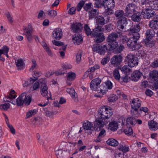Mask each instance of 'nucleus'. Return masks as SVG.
Instances as JSON below:
<instances>
[{
  "mask_svg": "<svg viewBox=\"0 0 158 158\" xmlns=\"http://www.w3.org/2000/svg\"><path fill=\"white\" fill-rule=\"evenodd\" d=\"M148 109L146 107H142L140 109L139 108L137 110L138 113H137V114H135L134 116L138 117L139 116L140 114H142V111L147 113L148 112Z\"/></svg>",
  "mask_w": 158,
  "mask_h": 158,
  "instance_id": "obj_39",
  "label": "nucleus"
},
{
  "mask_svg": "<svg viewBox=\"0 0 158 158\" xmlns=\"http://www.w3.org/2000/svg\"><path fill=\"white\" fill-rule=\"evenodd\" d=\"M82 24L78 22H74L71 24L70 27L71 30L73 33H79L81 32L82 29Z\"/></svg>",
  "mask_w": 158,
  "mask_h": 158,
  "instance_id": "obj_15",
  "label": "nucleus"
},
{
  "mask_svg": "<svg viewBox=\"0 0 158 158\" xmlns=\"http://www.w3.org/2000/svg\"><path fill=\"white\" fill-rule=\"evenodd\" d=\"M141 14L139 12L133 14L131 16L132 20L134 22H137L139 21L141 18Z\"/></svg>",
  "mask_w": 158,
  "mask_h": 158,
  "instance_id": "obj_37",
  "label": "nucleus"
},
{
  "mask_svg": "<svg viewBox=\"0 0 158 158\" xmlns=\"http://www.w3.org/2000/svg\"><path fill=\"white\" fill-rule=\"evenodd\" d=\"M103 29L102 27L98 26L93 29L91 35L97 38L95 40L96 43H101L105 40V38L103 33Z\"/></svg>",
  "mask_w": 158,
  "mask_h": 158,
  "instance_id": "obj_1",
  "label": "nucleus"
},
{
  "mask_svg": "<svg viewBox=\"0 0 158 158\" xmlns=\"http://www.w3.org/2000/svg\"><path fill=\"white\" fill-rule=\"evenodd\" d=\"M118 99V97L116 95L114 94L111 95L108 98V101L109 102H113L116 101Z\"/></svg>",
  "mask_w": 158,
  "mask_h": 158,
  "instance_id": "obj_53",
  "label": "nucleus"
},
{
  "mask_svg": "<svg viewBox=\"0 0 158 158\" xmlns=\"http://www.w3.org/2000/svg\"><path fill=\"white\" fill-rule=\"evenodd\" d=\"M140 30V27L138 24L131 27L129 30V34L131 37L140 38L139 32Z\"/></svg>",
  "mask_w": 158,
  "mask_h": 158,
  "instance_id": "obj_11",
  "label": "nucleus"
},
{
  "mask_svg": "<svg viewBox=\"0 0 158 158\" xmlns=\"http://www.w3.org/2000/svg\"><path fill=\"white\" fill-rule=\"evenodd\" d=\"M67 80L73 81L75 78L76 74L74 73L70 72L67 74Z\"/></svg>",
  "mask_w": 158,
  "mask_h": 158,
  "instance_id": "obj_42",
  "label": "nucleus"
},
{
  "mask_svg": "<svg viewBox=\"0 0 158 158\" xmlns=\"http://www.w3.org/2000/svg\"><path fill=\"white\" fill-rule=\"evenodd\" d=\"M109 47L108 45H100L99 44H94L93 47V50L94 52H96L100 55H104L106 52L107 50H109Z\"/></svg>",
  "mask_w": 158,
  "mask_h": 158,
  "instance_id": "obj_7",
  "label": "nucleus"
},
{
  "mask_svg": "<svg viewBox=\"0 0 158 158\" xmlns=\"http://www.w3.org/2000/svg\"><path fill=\"white\" fill-rule=\"evenodd\" d=\"M36 114V110H29L27 113V118H29L31 117L32 115H34Z\"/></svg>",
  "mask_w": 158,
  "mask_h": 158,
  "instance_id": "obj_52",
  "label": "nucleus"
},
{
  "mask_svg": "<svg viewBox=\"0 0 158 158\" xmlns=\"http://www.w3.org/2000/svg\"><path fill=\"white\" fill-rule=\"evenodd\" d=\"M139 38L131 37L127 42V46L132 50H136L139 49L141 46L137 43Z\"/></svg>",
  "mask_w": 158,
  "mask_h": 158,
  "instance_id": "obj_5",
  "label": "nucleus"
},
{
  "mask_svg": "<svg viewBox=\"0 0 158 158\" xmlns=\"http://www.w3.org/2000/svg\"><path fill=\"white\" fill-rule=\"evenodd\" d=\"M85 2L83 1H81L78 4L77 6V11H79L82 7L84 6Z\"/></svg>",
  "mask_w": 158,
  "mask_h": 158,
  "instance_id": "obj_62",
  "label": "nucleus"
},
{
  "mask_svg": "<svg viewBox=\"0 0 158 158\" xmlns=\"http://www.w3.org/2000/svg\"><path fill=\"white\" fill-rule=\"evenodd\" d=\"M31 101V95L29 94L27 95L26 93L24 92L19 95L16 99V104L18 106H21L23 104L26 106L29 105Z\"/></svg>",
  "mask_w": 158,
  "mask_h": 158,
  "instance_id": "obj_2",
  "label": "nucleus"
},
{
  "mask_svg": "<svg viewBox=\"0 0 158 158\" xmlns=\"http://www.w3.org/2000/svg\"><path fill=\"white\" fill-rule=\"evenodd\" d=\"M124 12L122 10H118L114 13V15L117 20L122 19L123 18H126L124 16Z\"/></svg>",
  "mask_w": 158,
  "mask_h": 158,
  "instance_id": "obj_27",
  "label": "nucleus"
},
{
  "mask_svg": "<svg viewBox=\"0 0 158 158\" xmlns=\"http://www.w3.org/2000/svg\"><path fill=\"white\" fill-rule=\"evenodd\" d=\"M9 50V48L7 46H3L2 49H0V55L4 54L5 53H8Z\"/></svg>",
  "mask_w": 158,
  "mask_h": 158,
  "instance_id": "obj_50",
  "label": "nucleus"
},
{
  "mask_svg": "<svg viewBox=\"0 0 158 158\" xmlns=\"http://www.w3.org/2000/svg\"><path fill=\"white\" fill-rule=\"evenodd\" d=\"M66 91L71 96L72 98L74 99V100H77V94L75 92L74 89L73 88H67Z\"/></svg>",
  "mask_w": 158,
  "mask_h": 158,
  "instance_id": "obj_28",
  "label": "nucleus"
},
{
  "mask_svg": "<svg viewBox=\"0 0 158 158\" xmlns=\"http://www.w3.org/2000/svg\"><path fill=\"white\" fill-rule=\"evenodd\" d=\"M15 93V91L13 90H11L10 93L9 94V95L7 96V97H9V98H10V99H15L16 97V96L14 94Z\"/></svg>",
  "mask_w": 158,
  "mask_h": 158,
  "instance_id": "obj_63",
  "label": "nucleus"
},
{
  "mask_svg": "<svg viewBox=\"0 0 158 158\" xmlns=\"http://www.w3.org/2000/svg\"><path fill=\"white\" fill-rule=\"evenodd\" d=\"M104 85L106 86L108 90V89H111L112 88V84L110 81H107L105 82Z\"/></svg>",
  "mask_w": 158,
  "mask_h": 158,
  "instance_id": "obj_60",
  "label": "nucleus"
},
{
  "mask_svg": "<svg viewBox=\"0 0 158 158\" xmlns=\"http://www.w3.org/2000/svg\"><path fill=\"white\" fill-rule=\"evenodd\" d=\"M104 85V84H102L99 87H97V89L96 90L98 91L99 93H102V94H105L108 91V89L106 86Z\"/></svg>",
  "mask_w": 158,
  "mask_h": 158,
  "instance_id": "obj_31",
  "label": "nucleus"
},
{
  "mask_svg": "<svg viewBox=\"0 0 158 158\" xmlns=\"http://www.w3.org/2000/svg\"><path fill=\"white\" fill-rule=\"evenodd\" d=\"M113 75L114 78L117 80H119L120 76L118 69H115L113 71Z\"/></svg>",
  "mask_w": 158,
  "mask_h": 158,
  "instance_id": "obj_51",
  "label": "nucleus"
},
{
  "mask_svg": "<svg viewBox=\"0 0 158 158\" xmlns=\"http://www.w3.org/2000/svg\"><path fill=\"white\" fill-rule=\"evenodd\" d=\"M142 75V73L139 71L135 70L132 73L131 75V79L133 81H137L140 78Z\"/></svg>",
  "mask_w": 158,
  "mask_h": 158,
  "instance_id": "obj_20",
  "label": "nucleus"
},
{
  "mask_svg": "<svg viewBox=\"0 0 158 158\" xmlns=\"http://www.w3.org/2000/svg\"><path fill=\"white\" fill-rule=\"evenodd\" d=\"M152 11L148 9H144L142 10L141 12V15H143V17L144 18L148 19L151 17L152 15H153L154 13L152 12Z\"/></svg>",
  "mask_w": 158,
  "mask_h": 158,
  "instance_id": "obj_21",
  "label": "nucleus"
},
{
  "mask_svg": "<svg viewBox=\"0 0 158 158\" xmlns=\"http://www.w3.org/2000/svg\"><path fill=\"white\" fill-rule=\"evenodd\" d=\"M10 104L9 103H5L0 105V109L2 110H6L10 108Z\"/></svg>",
  "mask_w": 158,
  "mask_h": 158,
  "instance_id": "obj_49",
  "label": "nucleus"
},
{
  "mask_svg": "<svg viewBox=\"0 0 158 158\" xmlns=\"http://www.w3.org/2000/svg\"><path fill=\"white\" fill-rule=\"evenodd\" d=\"M113 114L112 109L105 107L100 108L98 113V117L104 121H107Z\"/></svg>",
  "mask_w": 158,
  "mask_h": 158,
  "instance_id": "obj_3",
  "label": "nucleus"
},
{
  "mask_svg": "<svg viewBox=\"0 0 158 158\" xmlns=\"http://www.w3.org/2000/svg\"><path fill=\"white\" fill-rule=\"evenodd\" d=\"M138 64V60L137 57L131 61L128 65L131 67H133L137 66Z\"/></svg>",
  "mask_w": 158,
  "mask_h": 158,
  "instance_id": "obj_48",
  "label": "nucleus"
},
{
  "mask_svg": "<svg viewBox=\"0 0 158 158\" xmlns=\"http://www.w3.org/2000/svg\"><path fill=\"white\" fill-rule=\"evenodd\" d=\"M39 82L38 81H36L34 84L33 87L30 88V89L32 91L35 90L39 89Z\"/></svg>",
  "mask_w": 158,
  "mask_h": 158,
  "instance_id": "obj_56",
  "label": "nucleus"
},
{
  "mask_svg": "<svg viewBox=\"0 0 158 158\" xmlns=\"http://www.w3.org/2000/svg\"><path fill=\"white\" fill-rule=\"evenodd\" d=\"M118 124L115 121H113L110 123L109 124V129L112 131H114L117 130L118 128Z\"/></svg>",
  "mask_w": 158,
  "mask_h": 158,
  "instance_id": "obj_26",
  "label": "nucleus"
},
{
  "mask_svg": "<svg viewBox=\"0 0 158 158\" xmlns=\"http://www.w3.org/2000/svg\"><path fill=\"white\" fill-rule=\"evenodd\" d=\"M108 123V121H104L99 118H98L94 123V130L99 131L101 130L104 125H106Z\"/></svg>",
  "mask_w": 158,
  "mask_h": 158,
  "instance_id": "obj_9",
  "label": "nucleus"
},
{
  "mask_svg": "<svg viewBox=\"0 0 158 158\" xmlns=\"http://www.w3.org/2000/svg\"><path fill=\"white\" fill-rule=\"evenodd\" d=\"M32 65L31 68L29 69V71L31 72L34 69H36L37 68V65L36 61L34 60H32Z\"/></svg>",
  "mask_w": 158,
  "mask_h": 158,
  "instance_id": "obj_57",
  "label": "nucleus"
},
{
  "mask_svg": "<svg viewBox=\"0 0 158 158\" xmlns=\"http://www.w3.org/2000/svg\"><path fill=\"white\" fill-rule=\"evenodd\" d=\"M118 45L116 47V48L114 49H113V50H114V51L116 52V53H118L121 52L122 50H123V49L124 48V46L123 45H120L119 47H118Z\"/></svg>",
  "mask_w": 158,
  "mask_h": 158,
  "instance_id": "obj_58",
  "label": "nucleus"
},
{
  "mask_svg": "<svg viewBox=\"0 0 158 158\" xmlns=\"http://www.w3.org/2000/svg\"><path fill=\"white\" fill-rule=\"evenodd\" d=\"M118 36L117 33L114 32L111 33L108 37L107 40L109 43L108 45L109 50H113L117 46L118 43L116 40Z\"/></svg>",
  "mask_w": 158,
  "mask_h": 158,
  "instance_id": "obj_4",
  "label": "nucleus"
},
{
  "mask_svg": "<svg viewBox=\"0 0 158 158\" xmlns=\"http://www.w3.org/2000/svg\"><path fill=\"white\" fill-rule=\"evenodd\" d=\"M18 70H21L25 67V64L22 59L18 60L15 62Z\"/></svg>",
  "mask_w": 158,
  "mask_h": 158,
  "instance_id": "obj_25",
  "label": "nucleus"
},
{
  "mask_svg": "<svg viewBox=\"0 0 158 158\" xmlns=\"http://www.w3.org/2000/svg\"><path fill=\"white\" fill-rule=\"evenodd\" d=\"M112 8H107L104 12V14L106 15H110L113 13Z\"/></svg>",
  "mask_w": 158,
  "mask_h": 158,
  "instance_id": "obj_59",
  "label": "nucleus"
},
{
  "mask_svg": "<svg viewBox=\"0 0 158 158\" xmlns=\"http://www.w3.org/2000/svg\"><path fill=\"white\" fill-rule=\"evenodd\" d=\"M35 81V79H33L32 78H30L28 80L25 81L24 83L23 84V86L24 87L29 86Z\"/></svg>",
  "mask_w": 158,
  "mask_h": 158,
  "instance_id": "obj_43",
  "label": "nucleus"
},
{
  "mask_svg": "<svg viewBox=\"0 0 158 158\" xmlns=\"http://www.w3.org/2000/svg\"><path fill=\"white\" fill-rule=\"evenodd\" d=\"M155 32L153 29H148L146 32L147 38L148 40L151 39L154 37Z\"/></svg>",
  "mask_w": 158,
  "mask_h": 158,
  "instance_id": "obj_34",
  "label": "nucleus"
},
{
  "mask_svg": "<svg viewBox=\"0 0 158 158\" xmlns=\"http://www.w3.org/2000/svg\"><path fill=\"white\" fill-rule=\"evenodd\" d=\"M140 30V27L138 24L131 27L129 30V34L131 37L140 38L139 32Z\"/></svg>",
  "mask_w": 158,
  "mask_h": 158,
  "instance_id": "obj_12",
  "label": "nucleus"
},
{
  "mask_svg": "<svg viewBox=\"0 0 158 158\" xmlns=\"http://www.w3.org/2000/svg\"><path fill=\"white\" fill-rule=\"evenodd\" d=\"M150 28L157 30L158 29V21L156 20H153L151 21L149 24Z\"/></svg>",
  "mask_w": 158,
  "mask_h": 158,
  "instance_id": "obj_33",
  "label": "nucleus"
},
{
  "mask_svg": "<svg viewBox=\"0 0 158 158\" xmlns=\"http://www.w3.org/2000/svg\"><path fill=\"white\" fill-rule=\"evenodd\" d=\"M141 101L138 98L133 99L131 102L132 110H131L132 115L134 116L135 114L138 113L137 110L140 107Z\"/></svg>",
  "mask_w": 158,
  "mask_h": 158,
  "instance_id": "obj_6",
  "label": "nucleus"
},
{
  "mask_svg": "<svg viewBox=\"0 0 158 158\" xmlns=\"http://www.w3.org/2000/svg\"><path fill=\"white\" fill-rule=\"evenodd\" d=\"M52 35L54 38L57 40H60L63 35L62 30L59 28L55 29L52 32Z\"/></svg>",
  "mask_w": 158,
  "mask_h": 158,
  "instance_id": "obj_18",
  "label": "nucleus"
},
{
  "mask_svg": "<svg viewBox=\"0 0 158 158\" xmlns=\"http://www.w3.org/2000/svg\"><path fill=\"white\" fill-rule=\"evenodd\" d=\"M149 5L152 9L155 10H158V0L150 2Z\"/></svg>",
  "mask_w": 158,
  "mask_h": 158,
  "instance_id": "obj_35",
  "label": "nucleus"
},
{
  "mask_svg": "<svg viewBox=\"0 0 158 158\" xmlns=\"http://www.w3.org/2000/svg\"><path fill=\"white\" fill-rule=\"evenodd\" d=\"M130 66L128 64L127 65H125L122 67L120 68L121 71L124 73H127L132 72V70L130 68Z\"/></svg>",
  "mask_w": 158,
  "mask_h": 158,
  "instance_id": "obj_45",
  "label": "nucleus"
},
{
  "mask_svg": "<svg viewBox=\"0 0 158 158\" xmlns=\"http://www.w3.org/2000/svg\"><path fill=\"white\" fill-rule=\"evenodd\" d=\"M118 149L119 150L123 152H126L129 150V147L126 146L125 145L120 144L118 146Z\"/></svg>",
  "mask_w": 158,
  "mask_h": 158,
  "instance_id": "obj_46",
  "label": "nucleus"
},
{
  "mask_svg": "<svg viewBox=\"0 0 158 158\" xmlns=\"http://www.w3.org/2000/svg\"><path fill=\"white\" fill-rule=\"evenodd\" d=\"M47 13L48 15L52 18H54L57 15V12L54 10L48 11Z\"/></svg>",
  "mask_w": 158,
  "mask_h": 158,
  "instance_id": "obj_55",
  "label": "nucleus"
},
{
  "mask_svg": "<svg viewBox=\"0 0 158 158\" xmlns=\"http://www.w3.org/2000/svg\"><path fill=\"white\" fill-rule=\"evenodd\" d=\"M127 24V19L126 18H123L122 19L118 20L116 26L117 28L121 32H118L119 35L122 34V31H123L125 27Z\"/></svg>",
  "mask_w": 158,
  "mask_h": 158,
  "instance_id": "obj_8",
  "label": "nucleus"
},
{
  "mask_svg": "<svg viewBox=\"0 0 158 158\" xmlns=\"http://www.w3.org/2000/svg\"><path fill=\"white\" fill-rule=\"evenodd\" d=\"M42 119L40 117H37L34 118L32 122V126L33 127H35L38 126L41 124Z\"/></svg>",
  "mask_w": 158,
  "mask_h": 158,
  "instance_id": "obj_36",
  "label": "nucleus"
},
{
  "mask_svg": "<svg viewBox=\"0 0 158 158\" xmlns=\"http://www.w3.org/2000/svg\"><path fill=\"white\" fill-rule=\"evenodd\" d=\"M96 23L98 26H103L108 23L110 20L109 16H103L101 15H98L96 18Z\"/></svg>",
  "mask_w": 158,
  "mask_h": 158,
  "instance_id": "obj_10",
  "label": "nucleus"
},
{
  "mask_svg": "<svg viewBox=\"0 0 158 158\" xmlns=\"http://www.w3.org/2000/svg\"><path fill=\"white\" fill-rule=\"evenodd\" d=\"M82 127L85 130H90L93 128V124L92 123L86 121L83 123Z\"/></svg>",
  "mask_w": 158,
  "mask_h": 158,
  "instance_id": "obj_24",
  "label": "nucleus"
},
{
  "mask_svg": "<svg viewBox=\"0 0 158 158\" xmlns=\"http://www.w3.org/2000/svg\"><path fill=\"white\" fill-rule=\"evenodd\" d=\"M38 82H39V85L40 84L41 85V86L47 85V80L45 78H41L40 79Z\"/></svg>",
  "mask_w": 158,
  "mask_h": 158,
  "instance_id": "obj_61",
  "label": "nucleus"
},
{
  "mask_svg": "<svg viewBox=\"0 0 158 158\" xmlns=\"http://www.w3.org/2000/svg\"><path fill=\"white\" fill-rule=\"evenodd\" d=\"M127 123L128 124L134 126L136 123V119L133 117H129L127 118Z\"/></svg>",
  "mask_w": 158,
  "mask_h": 158,
  "instance_id": "obj_44",
  "label": "nucleus"
},
{
  "mask_svg": "<svg viewBox=\"0 0 158 158\" xmlns=\"http://www.w3.org/2000/svg\"><path fill=\"white\" fill-rule=\"evenodd\" d=\"M101 80L98 78L94 79L90 83V87L91 89L95 91L97 89L98 86L100 83Z\"/></svg>",
  "mask_w": 158,
  "mask_h": 158,
  "instance_id": "obj_17",
  "label": "nucleus"
},
{
  "mask_svg": "<svg viewBox=\"0 0 158 158\" xmlns=\"http://www.w3.org/2000/svg\"><path fill=\"white\" fill-rule=\"evenodd\" d=\"M92 7V4L91 3L86 4L84 6V10L86 11H90Z\"/></svg>",
  "mask_w": 158,
  "mask_h": 158,
  "instance_id": "obj_64",
  "label": "nucleus"
},
{
  "mask_svg": "<svg viewBox=\"0 0 158 158\" xmlns=\"http://www.w3.org/2000/svg\"><path fill=\"white\" fill-rule=\"evenodd\" d=\"M42 74V73L41 72H39L37 71H35L33 72V77L35 78V79L36 80L39 77L41 76Z\"/></svg>",
  "mask_w": 158,
  "mask_h": 158,
  "instance_id": "obj_54",
  "label": "nucleus"
},
{
  "mask_svg": "<svg viewBox=\"0 0 158 158\" xmlns=\"http://www.w3.org/2000/svg\"><path fill=\"white\" fill-rule=\"evenodd\" d=\"M73 42L75 44L79 45L82 43L83 38L82 36L80 34L76 35L73 38Z\"/></svg>",
  "mask_w": 158,
  "mask_h": 158,
  "instance_id": "obj_23",
  "label": "nucleus"
},
{
  "mask_svg": "<svg viewBox=\"0 0 158 158\" xmlns=\"http://www.w3.org/2000/svg\"><path fill=\"white\" fill-rule=\"evenodd\" d=\"M98 14V12L96 9H92L89 12V18L92 19L97 15Z\"/></svg>",
  "mask_w": 158,
  "mask_h": 158,
  "instance_id": "obj_41",
  "label": "nucleus"
},
{
  "mask_svg": "<svg viewBox=\"0 0 158 158\" xmlns=\"http://www.w3.org/2000/svg\"><path fill=\"white\" fill-rule=\"evenodd\" d=\"M42 45L48 56L50 57H52V53L50 48L47 44L45 42H43Z\"/></svg>",
  "mask_w": 158,
  "mask_h": 158,
  "instance_id": "obj_29",
  "label": "nucleus"
},
{
  "mask_svg": "<svg viewBox=\"0 0 158 158\" xmlns=\"http://www.w3.org/2000/svg\"><path fill=\"white\" fill-rule=\"evenodd\" d=\"M136 8V6L132 3H129L127 5L125 9L126 15L127 16H131L135 12V9Z\"/></svg>",
  "mask_w": 158,
  "mask_h": 158,
  "instance_id": "obj_13",
  "label": "nucleus"
},
{
  "mask_svg": "<svg viewBox=\"0 0 158 158\" xmlns=\"http://www.w3.org/2000/svg\"><path fill=\"white\" fill-rule=\"evenodd\" d=\"M123 57L121 55L114 56L111 59V63L113 66L117 67L120 65L122 62Z\"/></svg>",
  "mask_w": 158,
  "mask_h": 158,
  "instance_id": "obj_14",
  "label": "nucleus"
},
{
  "mask_svg": "<svg viewBox=\"0 0 158 158\" xmlns=\"http://www.w3.org/2000/svg\"><path fill=\"white\" fill-rule=\"evenodd\" d=\"M84 31L87 35H91L92 31L87 24H85L84 26Z\"/></svg>",
  "mask_w": 158,
  "mask_h": 158,
  "instance_id": "obj_47",
  "label": "nucleus"
},
{
  "mask_svg": "<svg viewBox=\"0 0 158 158\" xmlns=\"http://www.w3.org/2000/svg\"><path fill=\"white\" fill-rule=\"evenodd\" d=\"M105 5L107 8H113L114 6V0H105Z\"/></svg>",
  "mask_w": 158,
  "mask_h": 158,
  "instance_id": "obj_32",
  "label": "nucleus"
},
{
  "mask_svg": "<svg viewBox=\"0 0 158 158\" xmlns=\"http://www.w3.org/2000/svg\"><path fill=\"white\" fill-rule=\"evenodd\" d=\"M148 124L150 129L152 131H155L158 129V123L153 120L149 121Z\"/></svg>",
  "mask_w": 158,
  "mask_h": 158,
  "instance_id": "obj_22",
  "label": "nucleus"
},
{
  "mask_svg": "<svg viewBox=\"0 0 158 158\" xmlns=\"http://www.w3.org/2000/svg\"><path fill=\"white\" fill-rule=\"evenodd\" d=\"M107 144L112 146H116L118 144V141L113 139H109L106 141Z\"/></svg>",
  "mask_w": 158,
  "mask_h": 158,
  "instance_id": "obj_40",
  "label": "nucleus"
},
{
  "mask_svg": "<svg viewBox=\"0 0 158 158\" xmlns=\"http://www.w3.org/2000/svg\"><path fill=\"white\" fill-rule=\"evenodd\" d=\"M149 79L152 83L158 79V71L153 70L151 71L149 75Z\"/></svg>",
  "mask_w": 158,
  "mask_h": 158,
  "instance_id": "obj_19",
  "label": "nucleus"
},
{
  "mask_svg": "<svg viewBox=\"0 0 158 158\" xmlns=\"http://www.w3.org/2000/svg\"><path fill=\"white\" fill-rule=\"evenodd\" d=\"M40 92L41 95L44 97L47 95L48 94V87L47 85L40 86Z\"/></svg>",
  "mask_w": 158,
  "mask_h": 158,
  "instance_id": "obj_38",
  "label": "nucleus"
},
{
  "mask_svg": "<svg viewBox=\"0 0 158 158\" xmlns=\"http://www.w3.org/2000/svg\"><path fill=\"white\" fill-rule=\"evenodd\" d=\"M136 57L134 55L132 54H128L125 58V62L129 64L131 60H132Z\"/></svg>",
  "mask_w": 158,
  "mask_h": 158,
  "instance_id": "obj_30",
  "label": "nucleus"
},
{
  "mask_svg": "<svg viewBox=\"0 0 158 158\" xmlns=\"http://www.w3.org/2000/svg\"><path fill=\"white\" fill-rule=\"evenodd\" d=\"M23 31L28 41L29 42H31L33 40V36L32 35V27H30L27 28H25L23 29Z\"/></svg>",
  "mask_w": 158,
  "mask_h": 158,
  "instance_id": "obj_16",
  "label": "nucleus"
}]
</instances>
